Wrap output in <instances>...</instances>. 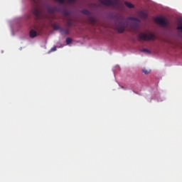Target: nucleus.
<instances>
[{
	"label": "nucleus",
	"instance_id": "nucleus-5",
	"mask_svg": "<svg viewBox=\"0 0 182 182\" xmlns=\"http://www.w3.org/2000/svg\"><path fill=\"white\" fill-rule=\"evenodd\" d=\"M155 22L159 25H162L163 26H166V25H167V21L161 17H156L155 18Z\"/></svg>",
	"mask_w": 182,
	"mask_h": 182
},
{
	"label": "nucleus",
	"instance_id": "nucleus-11",
	"mask_svg": "<svg viewBox=\"0 0 182 182\" xmlns=\"http://www.w3.org/2000/svg\"><path fill=\"white\" fill-rule=\"evenodd\" d=\"M139 16H141V18H147V13L144 12V11H140L139 14Z\"/></svg>",
	"mask_w": 182,
	"mask_h": 182
},
{
	"label": "nucleus",
	"instance_id": "nucleus-16",
	"mask_svg": "<svg viewBox=\"0 0 182 182\" xmlns=\"http://www.w3.org/2000/svg\"><path fill=\"white\" fill-rule=\"evenodd\" d=\"M141 52H144L146 53H151V52H150V50H148L147 48H143L142 50H141Z\"/></svg>",
	"mask_w": 182,
	"mask_h": 182
},
{
	"label": "nucleus",
	"instance_id": "nucleus-19",
	"mask_svg": "<svg viewBox=\"0 0 182 182\" xmlns=\"http://www.w3.org/2000/svg\"><path fill=\"white\" fill-rule=\"evenodd\" d=\"M56 47H53L49 51L48 53H51V52H55Z\"/></svg>",
	"mask_w": 182,
	"mask_h": 182
},
{
	"label": "nucleus",
	"instance_id": "nucleus-7",
	"mask_svg": "<svg viewBox=\"0 0 182 182\" xmlns=\"http://www.w3.org/2000/svg\"><path fill=\"white\" fill-rule=\"evenodd\" d=\"M38 33L35 30H31L30 31V37L31 38H36L37 36Z\"/></svg>",
	"mask_w": 182,
	"mask_h": 182
},
{
	"label": "nucleus",
	"instance_id": "nucleus-15",
	"mask_svg": "<svg viewBox=\"0 0 182 182\" xmlns=\"http://www.w3.org/2000/svg\"><path fill=\"white\" fill-rule=\"evenodd\" d=\"M66 43H67V45H70V43H72V38H66Z\"/></svg>",
	"mask_w": 182,
	"mask_h": 182
},
{
	"label": "nucleus",
	"instance_id": "nucleus-10",
	"mask_svg": "<svg viewBox=\"0 0 182 182\" xmlns=\"http://www.w3.org/2000/svg\"><path fill=\"white\" fill-rule=\"evenodd\" d=\"M124 5H126V6H127V8H129L130 9L134 8V5H133L132 3L130 2H127V1H125L124 2Z\"/></svg>",
	"mask_w": 182,
	"mask_h": 182
},
{
	"label": "nucleus",
	"instance_id": "nucleus-18",
	"mask_svg": "<svg viewBox=\"0 0 182 182\" xmlns=\"http://www.w3.org/2000/svg\"><path fill=\"white\" fill-rule=\"evenodd\" d=\"M180 23H181V26H178L176 28V29H177L178 31H181V32H182V21H181Z\"/></svg>",
	"mask_w": 182,
	"mask_h": 182
},
{
	"label": "nucleus",
	"instance_id": "nucleus-21",
	"mask_svg": "<svg viewBox=\"0 0 182 182\" xmlns=\"http://www.w3.org/2000/svg\"><path fill=\"white\" fill-rule=\"evenodd\" d=\"M55 2H59V4H63L65 2V0H54Z\"/></svg>",
	"mask_w": 182,
	"mask_h": 182
},
{
	"label": "nucleus",
	"instance_id": "nucleus-24",
	"mask_svg": "<svg viewBox=\"0 0 182 182\" xmlns=\"http://www.w3.org/2000/svg\"><path fill=\"white\" fill-rule=\"evenodd\" d=\"M65 15H69V13H68V11H65Z\"/></svg>",
	"mask_w": 182,
	"mask_h": 182
},
{
	"label": "nucleus",
	"instance_id": "nucleus-3",
	"mask_svg": "<svg viewBox=\"0 0 182 182\" xmlns=\"http://www.w3.org/2000/svg\"><path fill=\"white\" fill-rule=\"evenodd\" d=\"M31 2H33L34 5L33 8L31 10V12L37 19H39L41 18V10L39 9V6H38V0H31Z\"/></svg>",
	"mask_w": 182,
	"mask_h": 182
},
{
	"label": "nucleus",
	"instance_id": "nucleus-1",
	"mask_svg": "<svg viewBox=\"0 0 182 182\" xmlns=\"http://www.w3.org/2000/svg\"><path fill=\"white\" fill-rule=\"evenodd\" d=\"M127 26H129V24L123 21H119L115 23V28L119 33H123V32L126 31Z\"/></svg>",
	"mask_w": 182,
	"mask_h": 182
},
{
	"label": "nucleus",
	"instance_id": "nucleus-12",
	"mask_svg": "<svg viewBox=\"0 0 182 182\" xmlns=\"http://www.w3.org/2000/svg\"><path fill=\"white\" fill-rule=\"evenodd\" d=\"M89 21L91 23H92V25H94V23H96V18H95V17H90Z\"/></svg>",
	"mask_w": 182,
	"mask_h": 182
},
{
	"label": "nucleus",
	"instance_id": "nucleus-20",
	"mask_svg": "<svg viewBox=\"0 0 182 182\" xmlns=\"http://www.w3.org/2000/svg\"><path fill=\"white\" fill-rule=\"evenodd\" d=\"M142 72L145 73V75H149V73H150V71L146 69L142 70Z\"/></svg>",
	"mask_w": 182,
	"mask_h": 182
},
{
	"label": "nucleus",
	"instance_id": "nucleus-6",
	"mask_svg": "<svg viewBox=\"0 0 182 182\" xmlns=\"http://www.w3.org/2000/svg\"><path fill=\"white\" fill-rule=\"evenodd\" d=\"M60 32L62 33V35H69L68 28H60Z\"/></svg>",
	"mask_w": 182,
	"mask_h": 182
},
{
	"label": "nucleus",
	"instance_id": "nucleus-2",
	"mask_svg": "<svg viewBox=\"0 0 182 182\" xmlns=\"http://www.w3.org/2000/svg\"><path fill=\"white\" fill-rule=\"evenodd\" d=\"M139 41H156V36L153 33L149 34H146L144 33H141L138 36Z\"/></svg>",
	"mask_w": 182,
	"mask_h": 182
},
{
	"label": "nucleus",
	"instance_id": "nucleus-14",
	"mask_svg": "<svg viewBox=\"0 0 182 182\" xmlns=\"http://www.w3.org/2000/svg\"><path fill=\"white\" fill-rule=\"evenodd\" d=\"M128 19L129 21H134L135 22H140V20L136 17H129Z\"/></svg>",
	"mask_w": 182,
	"mask_h": 182
},
{
	"label": "nucleus",
	"instance_id": "nucleus-22",
	"mask_svg": "<svg viewBox=\"0 0 182 182\" xmlns=\"http://www.w3.org/2000/svg\"><path fill=\"white\" fill-rule=\"evenodd\" d=\"M70 4L76 2V0H68Z\"/></svg>",
	"mask_w": 182,
	"mask_h": 182
},
{
	"label": "nucleus",
	"instance_id": "nucleus-8",
	"mask_svg": "<svg viewBox=\"0 0 182 182\" xmlns=\"http://www.w3.org/2000/svg\"><path fill=\"white\" fill-rule=\"evenodd\" d=\"M67 26L70 28V26H75V24H73V20L68 19L66 23Z\"/></svg>",
	"mask_w": 182,
	"mask_h": 182
},
{
	"label": "nucleus",
	"instance_id": "nucleus-23",
	"mask_svg": "<svg viewBox=\"0 0 182 182\" xmlns=\"http://www.w3.org/2000/svg\"><path fill=\"white\" fill-rule=\"evenodd\" d=\"M134 28H137V23H135Z\"/></svg>",
	"mask_w": 182,
	"mask_h": 182
},
{
	"label": "nucleus",
	"instance_id": "nucleus-9",
	"mask_svg": "<svg viewBox=\"0 0 182 182\" xmlns=\"http://www.w3.org/2000/svg\"><path fill=\"white\" fill-rule=\"evenodd\" d=\"M52 26H53L54 31H60V29L62 28H60V25H58L56 23H53L52 25Z\"/></svg>",
	"mask_w": 182,
	"mask_h": 182
},
{
	"label": "nucleus",
	"instance_id": "nucleus-17",
	"mask_svg": "<svg viewBox=\"0 0 182 182\" xmlns=\"http://www.w3.org/2000/svg\"><path fill=\"white\" fill-rule=\"evenodd\" d=\"M82 14H84V15H90V11L85 9L82 11Z\"/></svg>",
	"mask_w": 182,
	"mask_h": 182
},
{
	"label": "nucleus",
	"instance_id": "nucleus-4",
	"mask_svg": "<svg viewBox=\"0 0 182 182\" xmlns=\"http://www.w3.org/2000/svg\"><path fill=\"white\" fill-rule=\"evenodd\" d=\"M100 2H101L102 5H105L106 6L119 5V0H100Z\"/></svg>",
	"mask_w": 182,
	"mask_h": 182
},
{
	"label": "nucleus",
	"instance_id": "nucleus-13",
	"mask_svg": "<svg viewBox=\"0 0 182 182\" xmlns=\"http://www.w3.org/2000/svg\"><path fill=\"white\" fill-rule=\"evenodd\" d=\"M48 12H49V14H54L55 13V8L48 7Z\"/></svg>",
	"mask_w": 182,
	"mask_h": 182
}]
</instances>
